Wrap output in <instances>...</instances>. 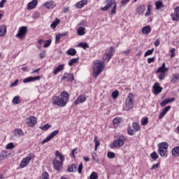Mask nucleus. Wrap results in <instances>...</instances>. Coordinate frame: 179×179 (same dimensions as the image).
I'll return each instance as SVG.
<instances>
[{
  "label": "nucleus",
  "instance_id": "obj_4",
  "mask_svg": "<svg viewBox=\"0 0 179 179\" xmlns=\"http://www.w3.org/2000/svg\"><path fill=\"white\" fill-rule=\"evenodd\" d=\"M169 143L166 142L161 143L158 145V153L162 156V157H167L169 152Z\"/></svg>",
  "mask_w": 179,
  "mask_h": 179
},
{
  "label": "nucleus",
  "instance_id": "obj_54",
  "mask_svg": "<svg viewBox=\"0 0 179 179\" xmlns=\"http://www.w3.org/2000/svg\"><path fill=\"white\" fill-rule=\"evenodd\" d=\"M6 153V151L3 152V154L0 155V162H2V160H4L5 158L6 157V155H5Z\"/></svg>",
  "mask_w": 179,
  "mask_h": 179
},
{
  "label": "nucleus",
  "instance_id": "obj_29",
  "mask_svg": "<svg viewBox=\"0 0 179 179\" xmlns=\"http://www.w3.org/2000/svg\"><path fill=\"white\" fill-rule=\"evenodd\" d=\"M55 156L56 157H58V159H59L60 162L62 163L65 160V159L64 158V155H62V154H61V152H59V151L58 150L55 152Z\"/></svg>",
  "mask_w": 179,
  "mask_h": 179
},
{
  "label": "nucleus",
  "instance_id": "obj_32",
  "mask_svg": "<svg viewBox=\"0 0 179 179\" xmlns=\"http://www.w3.org/2000/svg\"><path fill=\"white\" fill-rule=\"evenodd\" d=\"M155 6H156V9L157 10L162 9V8H164V6H163V1H156Z\"/></svg>",
  "mask_w": 179,
  "mask_h": 179
},
{
  "label": "nucleus",
  "instance_id": "obj_43",
  "mask_svg": "<svg viewBox=\"0 0 179 179\" xmlns=\"http://www.w3.org/2000/svg\"><path fill=\"white\" fill-rule=\"evenodd\" d=\"M107 156L109 159H114V157H115V153L113 152H108Z\"/></svg>",
  "mask_w": 179,
  "mask_h": 179
},
{
  "label": "nucleus",
  "instance_id": "obj_53",
  "mask_svg": "<svg viewBox=\"0 0 179 179\" xmlns=\"http://www.w3.org/2000/svg\"><path fill=\"white\" fill-rule=\"evenodd\" d=\"M83 169V164H82V162L79 164L78 166V172L79 173V174H80L82 173V170Z\"/></svg>",
  "mask_w": 179,
  "mask_h": 179
},
{
  "label": "nucleus",
  "instance_id": "obj_51",
  "mask_svg": "<svg viewBox=\"0 0 179 179\" xmlns=\"http://www.w3.org/2000/svg\"><path fill=\"white\" fill-rule=\"evenodd\" d=\"M159 166H160V163L158 162L157 164L152 165L150 170H157V169H159Z\"/></svg>",
  "mask_w": 179,
  "mask_h": 179
},
{
  "label": "nucleus",
  "instance_id": "obj_1",
  "mask_svg": "<svg viewBox=\"0 0 179 179\" xmlns=\"http://www.w3.org/2000/svg\"><path fill=\"white\" fill-rule=\"evenodd\" d=\"M61 97L54 96L53 97V104L59 106V107H65L69 101V94L66 91H63L60 94Z\"/></svg>",
  "mask_w": 179,
  "mask_h": 179
},
{
  "label": "nucleus",
  "instance_id": "obj_49",
  "mask_svg": "<svg viewBox=\"0 0 179 179\" xmlns=\"http://www.w3.org/2000/svg\"><path fill=\"white\" fill-rule=\"evenodd\" d=\"M51 127V125H50L49 124H45L43 127H40L41 129H43V131H47V129H50V127Z\"/></svg>",
  "mask_w": 179,
  "mask_h": 179
},
{
  "label": "nucleus",
  "instance_id": "obj_28",
  "mask_svg": "<svg viewBox=\"0 0 179 179\" xmlns=\"http://www.w3.org/2000/svg\"><path fill=\"white\" fill-rule=\"evenodd\" d=\"M6 34V26L1 25L0 26V37H3Z\"/></svg>",
  "mask_w": 179,
  "mask_h": 179
},
{
  "label": "nucleus",
  "instance_id": "obj_63",
  "mask_svg": "<svg viewBox=\"0 0 179 179\" xmlns=\"http://www.w3.org/2000/svg\"><path fill=\"white\" fill-rule=\"evenodd\" d=\"M152 62H155V57L148 59V64H152Z\"/></svg>",
  "mask_w": 179,
  "mask_h": 179
},
{
  "label": "nucleus",
  "instance_id": "obj_57",
  "mask_svg": "<svg viewBox=\"0 0 179 179\" xmlns=\"http://www.w3.org/2000/svg\"><path fill=\"white\" fill-rule=\"evenodd\" d=\"M59 40H61V35L59 34L56 35L55 43L58 44V43H59Z\"/></svg>",
  "mask_w": 179,
  "mask_h": 179
},
{
  "label": "nucleus",
  "instance_id": "obj_44",
  "mask_svg": "<svg viewBox=\"0 0 179 179\" xmlns=\"http://www.w3.org/2000/svg\"><path fill=\"white\" fill-rule=\"evenodd\" d=\"M153 51H155L154 49L148 50L147 52H145L144 57H148V55H152L153 54Z\"/></svg>",
  "mask_w": 179,
  "mask_h": 179
},
{
  "label": "nucleus",
  "instance_id": "obj_12",
  "mask_svg": "<svg viewBox=\"0 0 179 179\" xmlns=\"http://www.w3.org/2000/svg\"><path fill=\"white\" fill-rule=\"evenodd\" d=\"M58 134H59V130H55L52 131L45 139L42 141V143L44 144V143H47V142H50V141H51V139H52L54 136H55L56 135H58Z\"/></svg>",
  "mask_w": 179,
  "mask_h": 179
},
{
  "label": "nucleus",
  "instance_id": "obj_59",
  "mask_svg": "<svg viewBox=\"0 0 179 179\" xmlns=\"http://www.w3.org/2000/svg\"><path fill=\"white\" fill-rule=\"evenodd\" d=\"M127 132L129 134V135H131L132 136V135H135V131L132 130V129H129L127 130Z\"/></svg>",
  "mask_w": 179,
  "mask_h": 179
},
{
  "label": "nucleus",
  "instance_id": "obj_34",
  "mask_svg": "<svg viewBox=\"0 0 179 179\" xmlns=\"http://www.w3.org/2000/svg\"><path fill=\"white\" fill-rule=\"evenodd\" d=\"M172 156H179V147H176L172 150Z\"/></svg>",
  "mask_w": 179,
  "mask_h": 179
},
{
  "label": "nucleus",
  "instance_id": "obj_61",
  "mask_svg": "<svg viewBox=\"0 0 179 179\" xmlns=\"http://www.w3.org/2000/svg\"><path fill=\"white\" fill-rule=\"evenodd\" d=\"M76 8H83V5L80 1H79L76 4Z\"/></svg>",
  "mask_w": 179,
  "mask_h": 179
},
{
  "label": "nucleus",
  "instance_id": "obj_36",
  "mask_svg": "<svg viewBox=\"0 0 179 179\" xmlns=\"http://www.w3.org/2000/svg\"><path fill=\"white\" fill-rule=\"evenodd\" d=\"M79 61V58H73L69 62V66H72L73 64H76Z\"/></svg>",
  "mask_w": 179,
  "mask_h": 179
},
{
  "label": "nucleus",
  "instance_id": "obj_37",
  "mask_svg": "<svg viewBox=\"0 0 179 179\" xmlns=\"http://www.w3.org/2000/svg\"><path fill=\"white\" fill-rule=\"evenodd\" d=\"M13 103L14 104H20V96H15L13 99Z\"/></svg>",
  "mask_w": 179,
  "mask_h": 179
},
{
  "label": "nucleus",
  "instance_id": "obj_24",
  "mask_svg": "<svg viewBox=\"0 0 179 179\" xmlns=\"http://www.w3.org/2000/svg\"><path fill=\"white\" fill-rule=\"evenodd\" d=\"M13 134H14V136H15L16 138H20V136H23L24 135L23 131L19 129L14 130Z\"/></svg>",
  "mask_w": 179,
  "mask_h": 179
},
{
  "label": "nucleus",
  "instance_id": "obj_52",
  "mask_svg": "<svg viewBox=\"0 0 179 179\" xmlns=\"http://www.w3.org/2000/svg\"><path fill=\"white\" fill-rule=\"evenodd\" d=\"M171 106H168L165 107V108L163 109L162 112H164L165 114H167V112H168L169 110H171Z\"/></svg>",
  "mask_w": 179,
  "mask_h": 179
},
{
  "label": "nucleus",
  "instance_id": "obj_58",
  "mask_svg": "<svg viewBox=\"0 0 179 179\" xmlns=\"http://www.w3.org/2000/svg\"><path fill=\"white\" fill-rule=\"evenodd\" d=\"M128 2H129V0H122L120 2L121 6H125V5L128 3Z\"/></svg>",
  "mask_w": 179,
  "mask_h": 179
},
{
  "label": "nucleus",
  "instance_id": "obj_18",
  "mask_svg": "<svg viewBox=\"0 0 179 179\" xmlns=\"http://www.w3.org/2000/svg\"><path fill=\"white\" fill-rule=\"evenodd\" d=\"M37 3H38V0H33L30 1L27 5L28 10H31V9H34V8L37 6Z\"/></svg>",
  "mask_w": 179,
  "mask_h": 179
},
{
  "label": "nucleus",
  "instance_id": "obj_35",
  "mask_svg": "<svg viewBox=\"0 0 179 179\" xmlns=\"http://www.w3.org/2000/svg\"><path fill=\"white\" fill-rule=\"evenodd\" d=\"M132 127L136 131H141V126L138 122H134Z\"/></svg>",
  "mask_w": 179,
  "mask_h": 179
},
{
  "label": "nucleus",
  "instance_id": "obj_42",
  "mask_svg": "<svg viewBox=\"0 0 179 179\" xmlns=\"http://www.w3.org/2000/svg\"><path fill=\"white\" fill-rule=\"evenodd\" d=\"M150 156L153 159V160H156L157 159H159V155L156 152L151 153Z\"/></svg>",
  "mask_w": 179,
  "mask_h": 179
},
{
  "label": "nucleus",
  "instance_id": "obj_16",
  "mask_svg": "<svg viewBox=\"0 0 179 179\" xmlns=\"http://www.w3.org/2000/svg\"><path fill=\"white\" fill-rule=\"evenodd\" d=\"M41 77L40 76L36 77H28L23 80V83H29V82H34V80H40Z\"/></svg>",
  "mask_w": 179,
  "mask_h": 179
},
{
  "label": "nucleus",
  "instance_id": "obj_19",
  "mask_svg": "<svg viewBox=\"0 0 179 179\" xmlns=\"http://www.w3.org/2000/svg\"><path fill=\"white\" fill-rule=\"evenodd\" d=\"M167 71H169V69L166 68V63H163L162 66L158 68L156 73H166Z\"/></svg>",
  "mask_w": 179,
  "mask_h": 179
},
{
  "label": "nucleus",
  "instance_id": "obj_48",
  "mask_svg": "<svg viewBox=\"0 0 179 179\" xmlns=\"http://www.w3.org/2000/svg\"><path fill=\"white\" fill-rule=\"evenodd\" d=\"M149 122V120L148 117H145L144 119H142L141 124L142 125H148V123Z\"/></svg>",
  "mask_w": 179,
  "mask_h": 179
},
{
  "label": "nucleus",
  "instance_id": "obj_13",
  "mask_svg": "<svg viewBox=\"0 0 179 179\" xmlns=\"http://www.w3.org/2000/svg\"><path fill=\"white\" fill-rule=\"evenodd\" d=\"M54 169L57 171H61L62 170V162L58 161L57 159L53 160Z\"/></svg>",
  "mask_w": 179,
  "mask_h": 179
},
{
  "label": "nucleus",
  "instance_id": "obj_60",
  "mask_svg": "<svg viewBox=\"0 0 179 179\" xmlns=\"http://www.w3.org/2000/svg\"><path fill=\"white\" fill-rule=\"evenodd\" d=\"M39 57L41 59H43L45 57V50H43L40 55Z\"/></svg>",
  "mask_w": 179,
  "mask_h": 179
},
{
  "label": "nucleus",
  "instance_id": "obj_3",
  "mask_svg": "<svg viewBox=\"0 0 179 179\" xmlns=\"http://www.w3.org/2000/svg\"><path fill=\"white\" fill-rule=\"evenodd\" d=\"M93 69L94 78H97L99 73L103 72V69H104V63L101 60H97L94 64Z\"/></svg>",
  "mask_w": 179,
  "mask_h": 179
},
{
  "label": "nucleus",
  "instance_id": "obj_39",
  "mask_svg": "<svg viewBox=\"0 0 179 179\" xmlns=\"http://www.w3.org/2000/svg\"><path fill=\"white\" fill-rule=\"evenodd\" d=\"M99 178V175L96 172H92L90 176V179H97Z\"/></svg>",
  "mask_w": 179,
  "mask_h": 179
},
{
  "label": "nucleus",
  "instance_id": "obj_10",
  "mask_svg": "<svg viewBox=\"0 0 179 179\" xmlns=\"http://www.w3.org/2000/svg\"><path fill=\"white\" fill-rule=\"evenodd\" d=\"M25 122L29 125V127L33 128L35 127L36 124H37V118L34 116H31L29 118H27L25 120Z\"/></svg>",
  "mask_w": 179,
  "mask_h": 179
},
{
  "label": "nucleus",
  "instance_id": "obj_21",
  "mask_svg": "<svg viewBox=\"0 0 179 179\" xmlns=\"http://www.w3.org/2000/svg\"><path fill=\"white\" fill-rule=\"evenodd\" d=\"M145 10H146V6H145V5L137 6V8H136L137 13L142 15V13H143V12H145Z\"/></svg>",
  "mask_w": 179,
  "mask_h": 179
},
{
  "label": "nucleus",
  "instance_id": "obj_33",
  "mask_svg": "<svg viewBox=\"0 0 179 179\" xmlns=\"http://www.w3.org/2000/svg\"><path fill=\"white\" fill-rule=\"evenodd\" d=\"M142 33L143 34H149V33H150V27L145 26V27H143Z\"/></svg>",
  "mask_w": 179,
  "mask_h": 179
},
{
  "label": "nucleus",
  "instance_id": "obj_2",
  "mask_svg": "<svg viewBox=\"0 0 179 179\" xmlns=\"http://www.w3.org/2000/svg\"><path fill=\"white\" fill-rule=\"evenodd\" d=\"M106 5L103 7H101V10L103 12H107L108 9H111L110 14L115 15L117 13V1L115 0H106Z\"/></svg>",
  "mask_w": 179,
  "mask_h": 179
},
{
  "label": "nucleus",
  "instance_id": "obj_22",
  "mask_svg": "<svg viewBox=\"0 0 179 179\" xmlns=\"http://www.w3.org/2000/svg\"><path fill=\"white\" fill-rule=\"evenodd\" d=\"M44 6L47 9H52V8H55V3H54V1H50L46 2L45 3Z\"/></svg>",
  "mask_w": 179,
  "mask_h": 179
},
{
  "label": "nucleus",
  "instance_id": "obj_40",
  "mask_svg": "<svg viewBox=\"0 0 179 179\" xmlns=\"http://www.w3.org/2000/svg\"><path fill=\"white\" fill-rule=\"evenodd\" d=\"M78 47H81V48H83L84 50H86V48H89V45L86 43H80L78 44Z\"/></svg>",
  "mask_w": 179,
  "mask_h": 179
},
{
  "label": "nucleus",
  "instance_id": "obj_46",
  "mask_svg": "<svg viewBox=\"0 0 179 179\" xmlns=\"http://www.w3.org/2000/svg\"><path fill=\"white\" fill-rule=\"evenodd\" d=\"M15 148V145L13 144V143H9L8 144H7V145L6 146V149H13Z\"/></svg>",
  "mask_w": 179,
  "mask_h": 179
},
{
  "label": "nucleus",
  "instance_id": "obj_23",
  "mask_svg": "<svg viewBox=\"0 0 179 179\" xmlns=\"http://www.w3.org/2000/svg\"><path fill=\"white\" fill-rule=\"evenodd\" d=\"M64 68H65V64L59 65V66L53 71V74L57 75L59 72H61V71H64Z\"/></svg>",
  "mask_w": 179,
  "mask_h": 179
},
{
  "label": "nucleus",
  "instance_id": "obj_17",
  "mask_svg": "<svg viewBox=\"0 0 179 179\" xmlns=\"http://www.w3.org/2000/svg\"><path fill=\"white\" fill-rule=\"evenodd\" d=\"M86 101V96L80 95L77 99L74 101V104L78 106V104H80V103H85Z\"/></svg>",
  "mask_w": 179,
  "mask_h": 179
},
{
  "label": "nucleus",
  "instance_id": "obj_25",
  "mask_svg": "<svg viewBox=\"0 0 179 179\" xmlns=\"http://www.w3.org/2000/svg\"><path fill=\"white\" fill-rule=\"evenodd\" d=\"M85 30H86L85 27H79L77 29L78 36H85V34H86Z\"/></svg>",
  "mask_w": 179,
  "mask_h": 179
},
{
  "label": "nucleus",
  "instance_id": "obj_47",
  "mask_svg": "<svg viewBox=\"0 0 179 179\" xmlns=\"http://www.w3.org/2000/svg\"><path fill=\"white\" fill-rule=\"evenodd\" d=\"M170 52L171 58H174V57H176V48H171Z\"/></svg>",
  "mask_w": 179,
  "mask_h": 179
},
{
  "label": "nucleus",
  "instance_id": "obj_5",
  "mask_svg": "<svg viewBox=\"0 0 179 179\" xmlns=\"http://www.w3.org/2000/svg\"><path fill=\"white\" fill-rule=\"evenodd\" d=\"M134 108V94H129L127 98L126 99L125 106L123 108L124 111H129Z\"/></svg>",
  "mask_w": 179,
  "mask_h": 179
},
{
  "label": "nucleus",
  "instance_id": "obj_62",
  "mask_svg": "<svg viewBox=\"0 0 179 179\" xmlns=\"http://www.w3.org/2000/svg\"><path fill=\"white\" fill-rule=\"evenodd\" d=\"M17 83H19V80H15V81L10 85V87H13L14 86L17 85Z\"/></svg>",
  "mask_w": 179,
  "mask_h": 179
},
{
  "label": "nucleus",
  "instance_id": "obj_7",
  "mask_svg": "<svg viewBox=\"0 0 179 179\" xmlns=\"http://www.w3.org/2000/svg\"><path fill=\"white\" fill-rule=\"evenodd\" d=\"M34 157H36L34 154L31 153L27 157L24 158L21 161V163L20 165V169H24V167H26L30 163L32 159H34Z\"/></svg>",
  "mask_w": 179,
  "mask_h": 179
},
{
  "label": "nucleus",
  "instance_id": "obj_64",
  "mask_svg": "<svg viewBox=\"0 0 179 179\" xmlns=\"http://www.w3.org/2000/svg\"><path fill=\"white\" fill-rule=\"evenodd\" d=\"M164 115H166V113L162 111V113H159V120H162Z\"/></svg>",
  "mask_w": 179,
  "mask_h": 179
},
{
  "label": "nucleus",
  "instance_id": "obj_8",
  "mask_svg": "<svg viewBox=\"0 0 179 179\" xmlns=\"http://www.w3.org/2000/svg\"><path fill=\"white\" fill-rule=\"evenodd\" d=\"M27 34V27H21L19 28L18 33L16 34L15 37L19 38L20 40H23L26 35Z\"/></svg>",
  "mask_w": 179,
  "mask_h": 179
},
{
  "label": "nucleus",
  "instance_id": "obj_11",
  "mask_svg": "<svg viewBox=\"0 0 179 179\" xmlns=\"http://www.w3.org/2000/svg\"><path fill=\"white\" fill-rule=\"evenodd\" d=\"M171 17L173 22H178L179 20V6L174 9V13L171 14Z\"/></svg>",
  "mask_w": 179,
  "mask_h": 179
},
{
  "label": "nucleus",
  "instance_id": "obj_50",
  "mask_svg": "<svg viewBox=\"0 0 179 179\" xmlns=\"http://www.w3.org/2000/svg\"><path fill=\"white\" fill-rule=\"evenodd\" d=\"M50 45H51V40H48L45 42L43 47L47 48L48 47H50Z\"/></svg>",
  "mask_w": 179,
  "mask_h": 179
},
{
  "label": "nucleus",
  "instance_id": "obj_26",
  "mask_svg": "<svg viewBox=\"0 0 179 179\" xmlns=\"http://www.w3.org/2000/svg\"><path fill=\"white\" fill-rule=\"evenodd\" d=\"M179 80V74L178 73H175L173 74L171 78V83L176 84L177 83V80Z\"/></svg>",
  "mask_w": 179,
  "mask_h": 179
},
{
  "label": "nucleus",
  "instance_id": "obj_6",
  "mask_svg": "<svg viewBox=\"0 0 179 179\" xmlns=\"http://www.w3.org/2000/svg\"><path fill=\"white\" fill-rule=\"evenodd\" d=\"M125 143V138L124 136H120V138L115 140L112 143H110L111 149H114V148H121V146H124V143Z\"/></svg>",
  "mask_w": 179,
  "mask_h": 179
},
{
  "label": "nucleus",
  "instance_id": "obj_56",
  "mask_svg": "<svg viewBox=\"0 0 179 179\" xmlns=\"http://www.w3.org/2000/svg\"><path fill=\"white\" fill-rule=\"evenodd\" d=\"M165 77H166V73H160L159 76V79L160 80H163V79H164Z\"/></svg>",
  "mask_w": 179,
  "mask_h": 179
},
{
  "label": "nucleus",
  "instance_id": "obj_38",
  "mask_svg": "<svg viewBox=\"0 0 179 179\" xmlns=\"http://www.w3.org/2000/svg\"><path fill=\"white\" fill-rule=\"evenodd\" d=\"M94 142L95 143V150H97V148L100 146V141L97 140V136L94 137Z\"/></svg>",
  "mask_w": 179,
  "mask_h": 179
},
{
  "label": "nucleus",
  "instance_id": "obj_30",
  "mask_svg": "<svg viewBox=\"0 0 179 179\" xmlns=\"http://www.w3.org/2000/svg\"><path fill=\"white\" fill-rule=\"evenodd\" d=\"M61 20H59L58 18H56L55 21L52 22V23L50 24V27L52 29H55L58 24H59Z\"/></svg>",
  "mask_w": 179,
  "mask_h": 179
},
{
  "label": "nucleus",
  "instance_id": "obj_15",
  "mask_svg": "<svg viewBox=\"0 0 179 179\" xmlns=\"http://www.w3.org/2000/svg\"><path fill=\"white\" fill-rule=\"evenodd\" d=\"M154 94L157 95L159 93H162L163 90V87H160V84L159 83H156L153 86Z\"/></svg>",
  "mask_w": 179,
  "mask_h": 179
},
{
  "label": "nucleus",
  "instance_id": "obj_9",
  "mask_svg": "<svg viewBox=\"0 0 179 179\" xmlns=\"http://www.w3.org/2000/svg\"><path fill=\"white\" fill-rule=\"evenodd\" d=\"M113 51H114V48L113 47L106 50V52L103 55V61H107V62H108V61L111 59L113 54Z\"/></svg>",
  "mask_w": 179,
  "mask_h": 179
},
{
  "label": "nucleus",
  "instance_id": "obj_55",
  "mask_svg": "<svg viewBox=\"0 0 179 179\" xmlns=\"http://www.w3.org/2000/svg\"><path fill=\"white\" fill-rule=\"evenodd\" d=\"M113 124H120V122H121V119L119 117H115L113 120Z\"/></svg>",
  "mask_w": 179,
  "mask_h": 179
},
{
  "label": "nucleus",
  "instance_id": "obj_20",
  "mask_svg": "<svg viewBox=\"0 0 179 179\" xmlns=\"http://www.w3.org/2000/svg\"><path fill=\"white\" fill-rule=\"evenodd\" d=\"M175 100V98L166 99L160 103V106L161 107H164L165 106H166V104H169V103H173V101H174Z\"/></svg>",
  "mask_w": 179,
  "mask_h": 179
},
{
  "label": "nucleus",
  "instance_id": "obj_27",
  "mask_svg": "<svg viewBox=\"0 0 179 179\" xmlns=\"http://www.w3.org/2000/svg\"><path fill=\"white\" fill-rule=\"evenodd\" d=\"M78 166L75 164H72L71 165L69 166L67 171L68 173H73V171H76Z\"/></svg>",
  "mask_w": 179,
  "mask_h": 179
},
{
  "label": "nucleus",
  "instance_id": "obj_31",
  "mask_svg": "<svg viewBox=\"0 0 179 179\" xmlns=\"http://www.w3.org/2000/svg\"><path fill=\"white\" fill-rule=\"evenodd\" d=\"M66 54L68 55H71V57H73L76 55V50L73 48H70L69 50L66 51Z\"/></svg>",
  "mask_w": 179,
  "mask_h": 179
},
{
  "label": "nucleus",
  "instance_id": "obj_45",
  "mask_svg": "<svg viewBox=\"0 0 179 179\" xmlns=\"http://www.w3.org/2000/svg\"><path fill=\"white\" fill-rule=\"evenodd\" d=\"M50 177V175H48V173L45 172L42 174L41 179H48Z\"/></svg>",
  "mask_w": 179,
  "mask_h": 179
},
{
  "label": "nucleus",
  "instance_id": "obj_14",
  "mask_svg": "<svg viewBox=\"0 0 179 179\" xmlns=\"http://www.w3.org/2000/svg\"><path fill=\"white\" fill-rule=\"evenodd\" d=\"M73 74L69 73H65L62 78V80H67V82H73Z\"/></svg>",
  "mask_w": 179,
  "mask_h": 179
},
{
  "label": "nucleus",
  "instance_id": "obj_41",
  "mask_svg": "<svg viewBox=\"0 0 179 179\" xmlns=\"http://www.w3.org/2000/svg\"><path fill=\"white\" fill-rule=\"evenodd\" d=\"M119 95H120V92H118L117 90H115L112 93L113 99H117V97H118Z\"/></svg>",
  "mask_w": 179,
  "mask_h": 179
}]
</instances>
